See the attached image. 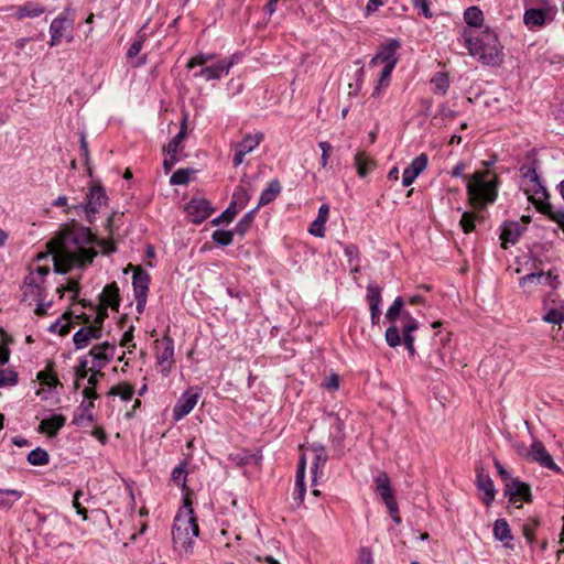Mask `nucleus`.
I'll return each mask as SVG.
<instances>
[{"label":"nucleus","mask_w":564,"mask_h":564,"mask_svg":"<svg viewBox=\"0 0 564 564\" xmlns=\"http://www.w3.org/2000/svg\"><path fill=\"white\" fill-rule=\"evenodd\" d=\"M96 241V237L88 228L75 221L65 225L57 236L47 242L55 272L63 274L72 268L90 264L97 256Z\"/></svg>","instance_id":"nucleus-1"},{"label":"nucleus","mask_w":564,"mask_h":564,"mask_svg":"<svg viewBox=\"0 0 564 564\" xmlns=\"http://www.w3.org/2000/svg\"><path fill=\"white\" fill-rule=\"evenodd\" d=\"M469 54L485 65H498L501 62L502 46L497 34L489 28L479 31L463 29L459 34Z\"/></svg>","instance_id":"nucleus-2"},{"label":"nucleus","mask_w":564,"mask_h":564,"mask_svg":"<svg viewBox=\"0 0 564 564\" xmlns=\"http://www.w3.org/2000/svg\"><path fill=\"white\" fill-rule=\"evenodd\" d=\"M199 528L194 510L188 498H185L184 506L177 511L173 529L172 541L174 551L181 556H188L193 553L195 539L198 536Z\"/></svg>","instance_id":"nucleus-3"},{"label":"nucleus","mask_w":564,"mask_h":564,"mask_svg":"<svg viewBox=\"0 0 564 564\" xmlns=\"http://www.w3.org/2000/svg\"><path fill=\"white\" fill-rule=\"evenodd\" d=\"M490 172H476L467 183V194L469 203L477 208H484L496 200L497 197V177L489 178Z\"/></svg>","instance_id":"nucleus-4"},{"label":"nucleus","mask_w":564,"mask_h":564,"mask_svg":"<svg viewBox=\"0 0 564 564\" xmlns=\"http://www.w3.org/2000/svg\"><path fill=\"white\" fill-rule=\"evenodd\" d=\"M524 6L523 23L531 31L542 29L557 13V8L551 0H524Z\"/></svg>","instance_id":"nucleus-5"},{"label":"nucleus","mask_w":564,"mask_h":564,"mask_svg":"<svg viewBox=\"0 0 564 564\" xmlns=\"http://www.w3.org/2000/svg\"><path fill=\"white\" fill-rule=\"evenodd\" d=\"M529 199L534 204L536 209L545 215L550 220L556 223L564 232V208L555 209L549 202V193L546 187L540 182L533 184L532 188L527 189Z\"/></svg>","instance_id":"nucleus-6"},{"label":"nucleus","mask_w":564,"mask_h":564,"mask_svg":"<svg viewBox=\"0 0 564 564\" xmlns=\"http://www.w3.org/2000/svg\"><path fill=\"white\" fill-rule=\"evenodd\" d=\"M50 273L48 265L30 267L29 274L23 282V300L43 301L45 293V278Z\"/></svg>","instance_id":"nucleus-7"},{"label":"nucleus","mask_w":564,"mask_h":564,"mask_svg":"<svg viewBox=\"0 0 564 564\" xmlns=\"http://www.w3.org/2000/svg\"><path fill=\"white\" fill-rule=\"evenodd\" d=\"M107 202V195L105 189L100 185H94L90 187L87 194V202L73 205L72 208L75 210L85 212L86 218L89 223H93L96 218L99 208Z\"/></svg>","instance_id":"nucleus-8"},{"label":"nucleus","mask_w":564,"mask_h":564,"mask_svg":"<svg viewBox=\"0 0 564 564\" xmlns=\"http://www.w3.org/2000/svg\"><path fill=\"white\" fill-rule=\"evenodd\" d=\"M376 492L381 497L391 516L399 512V507L394 498L390 478L384 471H380L375 477Z\"/></svg>","instance_id":"nucleus-9"},{"label":"nucleus","mask_w":564,"mask_h":564,"mask_svg":"<svg viewBox=\"0 0 564 564\" xmlns=\"http://www.w3.org/2000/svg\"><path fill=\"white\" fill-rule=\"evenodd\" d=\"M235 63V56L218 61L214 65L202 67L199 70L195 72L194 77L203 78L206 82L220 79L229 73Z\"/></svg>","instance_id":"nucleus-10"},{"label":"nucleus","mask_w":564,"mask_h":564,"mask_svg":"<svg viewBox=\"0 0 564 564\" xmlns=\"http://www.w3.org/2000/svg\"><path fill=\"white\" fill-rule=\"evenodd\" d=\"M73 25V19L68 18L65 12L56 17L50 25V46H56L59 43L61 39L64 36H66L67 42H72L73 36L70 34L67 35V33L72 31Z\"/></svg>","instance_id":"nucleus-11"},{"label":"nucleus","mask_w":564,"mask_h":564,"mask_svg":"<svg viewBox=\"0 0 564 564\" xmlns=\"http://www.w3.org/2000/svg\"><path fill=\"white\" fill-rule=\"evenodd\" d=\"M262 140L263 134L261 132H257L246 134L240 142L236 143L235 155L232 159L234 166L237 167L242 164L245 156L251 153Z\"/></svg>","instance_id":"nucleus-12"},{"label":"nucleus","mask_w":564,"mask_h":564,"mask_svg":"<svg viewBox=\"0 0 564 564\" xmlns=\"http://www.w3.org/2000/svg\"><path fill=\"white\" fill-rule=\"evenodd\" d=\"M186 214L194 224H200L213 213L210 203L203 197H194L186 205Z\"/></svg>","instance_id":"nucleus-13"},{"label":"nucleus","mask_w":564,"mask_h":564,"mask_svg":"<svg viewBox=\"0 0 564 564\" xmlns=\"http://www.w3.org/2000/svg\"><path fill=\"white\" fill-rule=\"evenodd\" d=\"M400 47V42L398 40L391 39L387 43L380 46L379 52L372 57L370 64L377 65L378 63H382L387 66H395L398 62V50Z\"/></svg>","instance_id":"nucleus-14"},{"label":"nucleus","mask_w":564,"mask_h":564,"mask_svg":"<svg viewBox=\"0 0 564 564\" xmlns=\"http://www.w3.org/2000/svg\"><path fill=\"white\" fill-rule=\"evenodd\" d=\"M528 457L531 460L539 463L541 466L545 468H549L556 473L561 471V468L554 463L552 456L546 451L544 444L540 441H533L530 451L528 452Z\"/></svg>","instance_id":"nucleus-15"},{"label":"nucleus","mask_w":564,"mask_h":564,"mask_svg":"<svg viewBox=\"0 0 564 564\" xmlns=\"http://www.w3.org/2000/svg\"><path fill=\"white\" fill-rule=\"evenodd\" d=\"M115 349V346L108 341L94 346L89 350V356L93 357L91 370H101L113 358Z\"/></svg>","instance_id":"nucleus-16"},{"label":"nucleus","mask_w":564,"mask_h":564,"mask_svg":"<svg viewBox=\"0 0 564 564\" xmlns=\"http://www.w3.org/2000/svg\"><path fill=\"white\" fill-rule=\"evenodd\" d=\"M102 336V330L99 326L87 325L79 328L73 336V341L76 349L86 348L91 340L100 339Z\"/></svg>","instance_id":"nucleus-17"},{"label":"nucleus","mask_w":564,"mask_h":564,"mask_svg":"<svg viewBox=\"0 0 564 564\" xmlns=\"http://www.w3.org/2000/svg\"><path fill=\"white\" fill-rule=\"evenodd\" d=\"M429 162V158L425 153L416 156L411 164L404 169L402 175V184L403 186H410L415 178L426 169Z\"/></svg>","instance_id":"nucleus-18"},{"label":"nucleus","mask_w":564,"mask_h":564,"mask_svg":"<svg viewBox=\"0 0 564 564\" xmlns=\"http://www.w3.org/2000/svg\"><path fill=\"white\" fill-rule=\"evenodd\" d=\"M198 393H192L189 391L183 393L173 409V417L180 421L195 408L198 401Z\"/></svg>","instance_id":"nucleus-19"},{"label":"nucleus","mask_w":564,"mask_h":564,"mask_svg":"<svg viewBox=\"0 0 564 564\" xmlns=\"http://www.w3.org/2000/svg\"><path fill=\"white\" fill-rule=\"evenodd\" d=\"M505 495L509 497V501L512 503L525 500L530 498V487L519 480H510L505 485Z\"/></svg>","instance_id":"nucleus-20"},{"label":"nucleus","mask_w":564,"mask_h":564,"mask_svg":"<svg viewBox=\"0 0 564 564\" xmlns=\"http://www.w3.org/2000/svg\"><path fill=\"white\" fill-rule=\"evenodd\" d=\"M521 286H527L528 284H547L553 289H557L560 281L557 275H553L552 271L547 273L540 271L534 273H529L522 276L519 281Z\"/></svg>","instance_id":"nucleus-21"},{"label":"nucleus","mask_w":564,"mask_h":564,"mask_svg":"<svg viewBox=\"0 0 564 564\" xmlns=\"http://www.w3.org/2000/svg\"><path fill=\"white\" fill-rule=\"evenodd\" d=\"M477 488L484 492L481 500L486 506H490L496 497V489L490 476L481 468L477 470Z\"/></svg>","instance_id":"nucleus-22"},{"label":"nucleus","mask_w":564,"mask_h":564,"mask_svg":"<svg viewBox=\"0 0 564 564\" xmlns=\"http://www.w3.org/2000/svg\"><path fill=\"white\" fill-rule=\"evenodd\" d=\"M524 229L525 227L521 225L519 221L505 223L500 235V239L502 240L501 247L503 249H507L508 243H516L523 234Z\"/></svg>","instance_id":"nucleus-23"},{"label":"nucleus","mask_w":564,"mask_h":564,"mask_svg":"<svg viewBox=\"0 0 564 564\" xmlns=\"http://www.w3.org/2000/svg\"><path fill=\"white\" fill-rule=\"evenodd\" d=\"M307 451L313 453V482L316 481L318 474L322 475V468L326 464L328 456L326 454L325 447L322 444L314 443L307 447Z\"/></svg>","instance_id":"nucleus-24"},{"label":"nucleus","mask_w":564,"mask_h":564,"mask_svg":"<svg viewBox=\"0 0 564 564\" xmlns=\"http://www.w3.org/2000/svg\"><path fill=\"white\" fill-rule=\"evenodd\" d=\"M133 268V278L132 285L134 291V296H148L150 275L143 270L141 267H132Z\"/></svg>","instance_id":"nucleus-25"},{"label":"nucleus","mask_w":564,"mask_h":564,"mask_svg":"<svg viewBox=\"0 0 564 564\" xmlns=\"http://www.w3.org/2000/svg\"><path fill=\"white\" fill-rule=\"evenodd\" d=\"M329 206L323 204L318 208L316 219L310 225L308 232L315 237L323 238L325 236V224L328 219Z\"/></svg>","instance_id":"nucleus-26"},{"label":"nucleus","mask_w":564,"mask_h":564,"mask_svg":"<svg viewBox=\"0 0 564 564\" xmlns=\"http://www.w3.org/2000/svg\"><path fill=\"white\" fill-rule=\"evenodd\" d=\"M100 305L111 307L118 311L119 308V288L116 282L107 284L100 294Z\"/></svg>","instance_id":"nucleus-27"},{"label":"nucleus","mask_w":564,"mask_h":564,"mask_svg":"<svg viewBox=\"0 0 564 564\" xmlns=\"http://www.w3.org/2000/svg\"><path fill=\"white\" fill-rule=\"evenodd\" d=\"M163 347L159 348L156 351V360L160 366H162L165 370H169L173 364L174 357V345L173 340L169 337L163 339Z\"/></svg>","instance_id":"nucleus-28"},{"label":"nucleus","mask_w":564,"mask_h":564,"mask_svg":"<svg viewBox=\"0 0 564 564\" xmlns=\"http://www.w3.org/2000/svg\"><path fill=\"white\" fill-rule=\"evenodd\" d=\"M409 317V323L403 325L402 333H403V343L411 356L415 355L414 349V336L413 332L419 328V323L416 319H414L410 314H406Z\"/></svg>","instance_id":"nucleus-29"},{"label":"nucleus","mask_w":564,"mask_h":564,"mask_svg":"<svg viewBox=\"0 0 564 564\" xmlns=\"http://www.w3.org/2000/svg\"><path fill=\"white\" fill-rule=\"evenodd\" d=\"M45 12V8L34 1H28L23 6L17 8L15 18L22 20L24 18H37Z\"/></svg>","instance_id":"nucleus-30"},{"label":"nucleus","mask_w":564,"mask_h":564,"mask_svg":"<svg viewBox=\"0 0 564 564\" xmlns=\"http://www.w3.org/2000/svg\"><path fill=\"white\" fill-rule=\"evenodd\" d=\"M355 166L360 177H366L376 166L375 161L364 151L355 155Z\"/></svg>","instance_id":"nucleus-31"},{"label":"nucleus","mask_w":564,"mask_h":564,"mask_svg":"<svg viewBox=\"0 0 564 564\" xmlns=\"http://www.w3.org/2000/svg\"><path fill=\"white\" fill-rule=\"evenodd\" d=\"M64 424L65 417L63 415H53L41 421L40 430L48 436H54L64 426Z\"/></svg>","instance_id":"nucleus-32"},{"label":"nucleus","mask_w":564,"mask_h":564,"mask_svg":"<svg viewBox=\"0 0 564 564\" xmlns=\"http://www.w3.org/2000/svg\"><path fill=\"white\" fill-rule=\"evenodd\" d=\"M494 535L497 540L501 541L505 546H510V543L513 540L509 524L505 519L496 520L494 525Z\"/></svg>","instance_id":"nucleus-33"},{"label":"nucleus","mask_w":564,"mask_h":564,"mask_svg":"<svg viewBox=\"0 0 564 564\" xmlns=\"http://www.w3.org/2000/svg\"><path fill=\"white\" fill-rule=\"evenodd\" d=\"M281 192V184L278 180H272L267 188L261 193L257 207L264 206L273 202Z\"/></svg>","instance_id":"nucleus-34"},{"label":"nucleus","mask_w":564,"mask_h":564,"mask_svg":"<svg viewBox=\"0 0 564 564\" xmlns=\"http://www.w3.org/2000/svg\"><path fill=\"white\" fill-rule=\"evenodd\" d=\"M403 305H404L403 299L398 296L393 301L392 305L388 308V311L386 313V318L389 322L394 323L395 319L401 316L403 319L406 321V323H409V317L406 316V314H409V313L402 311Z\"/></svg>","instance_id":"nucleus-35"},{"label":"nucleus","mask_w":564,"mask_h":564,"mask_svg":"<svg viewBox=\"0 0 564 564\" xmlns=\"http://www.w3.org/2000/svg\"><path fill=\"white\" fill-rule=\"evenodd\" d=\"M464 21L468 26L480 28L484 22V13L476 6L468 7L464 12Z\"/></svg>","instance_id":"nucleus-36"},{"label":"nucleus","mask_w":564,"mask_h":564,"mask_svg":"<svg viewBox=\"0 0 564 564\" xmlns=\"http://www.w3.org/2000/svg\"><path fill=\"white\" fill-rule=\"evenodd\" d=\"M186 122H187V116H184L182 123H181V130L169 142V144L164 148V151L166 153H177L178 147L182 143V141L186 137Z\"/></svg>","instance_id":"nucleus-37"},{"label":"nucleus","mask_w":564,"mask_h":564,"mask_svg":"<svg viewBox=\"0 0 564 564\" xmlns=\"http://www.w3.org/2000/svg\"><path fill=\"white\" fill-rule=\"evenodd\" d=\"M542 319L550 324H558V332H561L564 324V303L558 307L550 308Z\"/></svg>","instance_id":"nucleus-38"},{"label":"nucleus","mask_w":564,"mask_h":564,"mask_svg":"<svg viewBox=\"0 0 564 564\" xmlns=\"http://www.w3.org/2000/svg\"><path fill=\"white\" fill-rule=\"evenodd\" d=\"M26 459L33 466H43L48 463L50 455L45 449L37 447L28 454Z\"/></svg>","instance_id":"nucleus-39"},{"label":"nucleus","mask_w":564,"mask_h":564,"mask_svg":"<svg viewBox=\"0 0 564 564\" xmlns=\"http://www.w3.org/2000/svg\"><path fill=\"white\" fill-rule=\"evenodd\" d=\"M133 393H134L133 386L128 382H122V383H119V384L112 387L108 394L109 395H118L123 401H128V400H131Z\"/></svg>","instance_id":"nucleus-40"},{"label":"nucleus","mask_w":564,"mask_h":564,"mask_svg":"<svg viewBox=\"0 0 564 564\" xmlns=\"http://www.w3.org/2000/svg\"><path fill=\"white\" fill-rule=\"evenodd\" d=\"M431 84L433 86V90L435 93H438V94H442V95H445L448 87H449V80H448V77L445 73H442V72H438L436 73L432 79H431Z\"/></svg>","instance_id":"nucleus-41"},{"label":"nucleus","mask_w":564,"mask_h":564,"mask_svg":"<svg viewBox=\"0 0 564 564\" xmlns=\"http://www.w3.org/2000/svg\"><path fill=\"white\" fill-rule=\"evenodd\" d=\"M238 209L236 207V202H231L229 206L224 210L218 217L214 218L212 220V224L214 226H218L224 223H230L237 215Z\"/></svg>","instance_id":"nucleus-42"},{"label":"nucleus","mask_w":564,"mask_h":564,"mask_svg":"<svg viewBox=\"0 0 564 564\" xmlns=\"http://www.w3.org/2000/svg\"><path fill=\"white\" fill-rule=\"evenodd\" d=\"M186 477H187L186 462H182L178 466H176L172 470L171 479L175 485L181 486L182 488H185Z\"/></svg>","instance_id":"nucleus-43"},{"label":"nucleus","mask_w":564,"mask_h":564,"mask_svg":"<svg viewBox=\"0 0 564 564\" xmlns=\"http://www.w3.org/2000/svg\"><path fill=\"white\" fill-rule=\"evenodd\" d=\"M258 210V207L253 208L252 210L248 212L236 225L235 232L243 236L247 230L249 229L251 223L253 221L254 215Z\"/></svg>","instance_id":"nucleus-44"},{"label":"nucleus","mask_w":564,"mask_h":564,"mask_svg":"<svg viewBox=\"0 0 564 564\" xmlns=\"http://www.w3.org/2000/svg\"><path fill=\"white\" fill-rule=\"evenodd\" d=\"M328 417H329V420L332 422V425L336 430V435L334 436L333 442L336 444V447H340L341 446V442H343V440L345 437V434H344V422L336 414H329Z\"/></svg>","instance_id":"nucleus-45"},{"label":"nucleus","mask_w":564,"mask_h":564,"mask_svg":"<svg viewBox=\"0 0 564 564\" xmlns=\"http://www.w3.org/2000/svg\"><path fill=\"white\" fill-rule=\"evenodd\" d=\"M234 234H236L235 230H215L212 235V239L215 243L227 247L232 243Z\"/></svg>","instance_id":"nucleus-46"},{"label":"nucleus","mask_w":564,"mask_h":564,"mask_svg":"<svg viewBox=\"0 0 564 564\" xmlns=\"http://www.w3.org/2000/svg\"><path fill=\"white\" fill-rule=\"evenodd\" d=\"M403 336H400L399 328L394 323L386 330V340L390 347H397L401 344Z\"/></svg>","instance_id":"nucleus-47"},{"label":"nucleus","mask_w":564,"mask_h":564,"mask_svg":"<svg viewBox=\"0 0 564 564\" xmlns=\"http://www.w3.org/2000/svg\"><path fill=\"white\" fill-rule=\"evenodd\" d=\"M367 300L369 307L380 306L381 304V288L376 284H368L367 286Z\"/></svg>","instance_id":"nucleus-48"},{"label":"nucleus","mask_w":564,"mask_h":564,"mask_svg":"<svg viewBox=\"0 0 564 564\" xmlns=\"http://www.w3.org/2000/svg\"><path fill=\"white\" fill-rule=\"evenodd\" d=\"M215 58V54L199 53L193 56L186 64V67L192 69L196 66L205 67L206 63Z\"/></svg>","instance_id":"nucleus-49"},{"label":"nucleus","mask_w":564,"mask_h":564,"mask_svg":"<svg viewBox=\"0 0 564 564\" xmlns=\"http://www.w3.org/2000/svg\"><path fill=\"white\" fill-rule=\"evenodd\" d=\"M192 171L188 170V169H178L177 171H175L171 178H170V183L173 184V185H184V184H187L188 181H189V175H191Z\"/></svg>","instance_id":"nucleus-50"},{"label":"nucleus","mask_w":564,"mask_h":564,"mask_svg":"<svg viewBox=\"0 0 564 564\" xmlns=\"http://www.w3.org/2000/svg\"><path fill=\"white\" fill-rule=\"evenodd\" d=\"M18 383V373L11 369H0V387L15 386Z\"/></svg>","instance_id":"nucleus-51"},{"label":"nucleus","mask_w":564,"mask_h":564,"mask_svg":"<svg viewBox=\"0 0 564 564\" xmlns=\"http://www.w3.org/2000/svg\"><path fill=\"white\" fill-rule=\"evenodd\" d=\"M37 379L43 386L48 388H55L57 384H61L58 378L50 371H40L37 373Z\"/></svg>","instance_id":"nucleus-52"},{"label":"nucleus","mask_w":564,"mask_h":564,"mask_svg":"<svg viewBox=\"0 0 564 564\" xmlns=\"http://www.w3.org/2000/svg\"><path fill=\"white\" fill-rule=\"evenodd\" d=\"M393 68H394V66H387V65L383 66L381 74H380L378 85L375 88V94L378 95L380 88L387 87L389 85L390 76H391Z\"/></svg>","instance_id":"nucleus-53"},{"label":"nucleus","mask_w":564,"mask_h":564,"mask_svg":"<svg viewBox=\"0 0 564 564\" xmlns=\"http://www.w3.org/2000/svg\"><path fill=\"white\" fill-rule=\"evenodd\" d=\"M459 224H460L464 232L468 234V232L473 231L475 228V215L469 212L463 213Z\"/></svg>","instance_id":"nucleus-54"},{"label":"nucleus","mask_w":564,"mask_h":564,"mask_svg":"<svg viewBox=\"0 0 564 564\" xmlns=\"http://www.w3.org/2000/svg\"><path fill=\"white\" fill-rule=\"evenodd\" d=\"M520 172H521V175L529 180L532 184H538L540 183V178H539V175H538V172H536V167L535 166H528V165H523L521 169H520Z\"/></svg>","instance_id":"nucleus-55"},{"label":"nucleus","mask_w":564,"mask_h":564,"mask_svg":"<svg viewBox=\"0 0 564 564\" xmlns=\"http://www.w3.org/2000/svg\"><path fill=\"white\" fill-rule=\"evenodd\" d=\"M143 42H144L143 35L138 36V39H135L131 43L130 47L128 48L127 57L128 58L135 57L140 53V51L142 50Z\"/></svg>","instance_id":"nucleus-56"},{"label":"nucleus","mask_w":564,"mask_h":564,"mask_svg":"<svg viewBox=\"0 0 564 564\" xmlns=\"http://www.w3.org/2000/svg\"><path fill=\"white\" fill-rule=\"evenodd\" d=\"M413 6L419 9L426 19H431L433 17L429 0H413Z\"/></svg>","instance_id":"nucleus-57"},{"label":"nucleus","mask_w":564,"mask_h":564,"mask_svg":"<svg viewBox=\"0 0 564 564\" xmlns=\"http://www.w3.org/2000/svg\"><path fill=\"white\" fill-rule=\"evenodd\" d=\"M362 75H364V68H362V67H360V68L356 72V83H355V84H351V83H350V84L348 85V88H349V90H348V95H349V96H356V95L359 93V90H360V88H361V77H362Z\"/></svg>","instance_id":"nucleus-58"},{"label":"nucleus","mask_w":564,"mask_h":564,"mask_svg":"<svg viewBox=\"0 0 564 564\" xmlns=\"http://www.w3.org/2000/svg\"><path fill=\"white\" fill-rule=\"evenodd\" d=\"M88 371H91V367L88 368V360L80 359L79 365L75 368L77 380L86 378L88 376Z\"/></svg>","instance_id":"nucleus-59"},{"label":"nucleus","mask_w":564,"mask_h":564,"mask_svg":"<svg viewBox=\"0 0 564 564\" xmlns=\"http://www.w3.org/2000/svg\"><path fill=\"white\" fill-rule=\"evenodd\" d=\"M108 307L106 306H102V305H99L98 310H97V313H96V316L94 318V323L90 324L91 326H99L100 328L102 327V324H104V321L107 318L108 316Z\"/></svg>","instance_id":"nucleus-60"},{"label":"nucleus","mask_w":564,"mask_h":564,"mask_svg":"<svg viewBox=\"0 0 564 564\" xmlns=\"http://www.w3.org/2000/svg\"><path fill=\"white\" fill-rule=\"evenodd\" d=\"M318 147L322 151V166L323 167H326L327 164H328V159H329V152L332 150V144L327 141H321L318 143Z\"/></svg>","instance_id":"nucleus-61"},{"label":"nucleus","mask_w":564,"mask_h":564,"mask_svg":"<svg viewBox=\"0 0 564 564\" xmlns=\"http://www.w3.org/2000/svg\"><path fill=\"white\" fill-rule=\"evenodd\" d=\"M80 410L83 411L84 415L86 416V419L89 421V422H93L94 421V415H93V408H94V402L93 400H84L82 403H80Z\"/></svg>","instance_id":"nucleus-62"},{"label":"nucleus","mask_w":564,"mask_h":564,"mask_svg":"<svg viewBox=\"0 0 564 564\" xmlns=\"http://www.w3.org/2000/svg\"><path fill=\"white\" fill-rule=\"evenodd\" d=\"M177 153H167V158L163 161V167L166 173H169L173 166L177 163Z\"/></svg>","instance_id":"nucleus-63"},{"label":"nucleus","mask_w":564,"mask_h":564,"mask_svg":"<svg viewBox=\"0 0 564 564\" xmlns=\"http://www.w3.org/2000/svg\"><path fill=\"white\" fill-rule=\"evenodd\" d=\"M50 330L53 333H58L59 335L64 336L69 333L70 325L69 324H59V322H56L51 325Z\"/></svg>","instance_id":"nucleus-64"}]
</instances>
